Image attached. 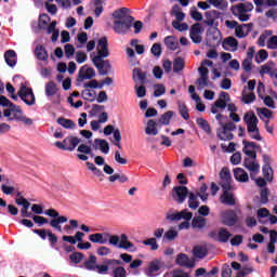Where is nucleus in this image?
Instances as JSON below:
<instances>
[{"instance_id":"31","label":"nucleus","mask_w":277,"mask_h":277,"mask_svg":"<svg viewBox=\"0 0 277 277\" xmlns=\"http://www.w3.org/2000/svg\"><path fill=\"white\" fill-rule=\"evenodd\" d=\"M243 166L249 172H255V174H259V170H261V166H259L258 162L250 160V158H245Z\"/></svg>"},{"instance_id":"25","label":"nucleus","mask_w":277,"mask_h":277,"mask_svg":"<svg viewBox=\"0 0 277 277\" xmlns=\"http://www.w3.org/2000/svg\"><path fill=\"white\" fill-rule=\"evenodd\" d=\"M35 55L40 62H47L49 60V52L42 44H38L35 49Z\"/></svg>"},{"instance_id":"55","label":"nucleus","mask_w":277,"mask_h":277,"mask_svg":"<svg viewBox=\"0 0 277 277\" xmlns=\"http://www.w3.org/2000/svg\"><path fill=\"white\" fill-rule=\"evenodd\" d=\"M113 277H127V269L124 266L117 265L111 274Z\"/></svg>"},{"instance_id":"35","label":"nucleus","mask_w":277,"mask_h":277,"mask_svg":"<svg viewBox=\"0 0 277 277\" xmlns=\"http://www.w3.org/2000/svg\"><path fill=\"white\" fill-rule=\"evenodd\" d=\"M171 118H174V111L168 110L167 113L162 114L158 120V124H162L163 127H168L170 124Z\"/></svg>"},{"instance_id":"41","label":"nucleus","mask_w":277,"mask_h":277,"mask_svg":"<svg viewBox=\"0 0 277 277\" xmlns=\"http://www.w3.org/2000/svg\"><path fill=\"white\" fill-rule=\"evenodd\" d=\"M230 237H233V234H230L228 229L221 228L219 230V241H221V243H228Z\"/></svg>"},{"instance_id":"12","label":"nucleus","mask_w":277,"mask_h":277,"mask_svg":"<svg viewBox=\"0 0 277 277\" xmlns=\"http://www.w3.org/2000/svg\"><path fill=\"white\" fill-rule=\"evenodd\" d=\"M219 176L222 189H235L233 186V175H230V169H228V167H223Z\"/></svg>"},{"instance_id":"42","label":"nucleus","mask_w":277,"mask_h":277,"mask_svg":"<svg viewBox=\"0 0 277 277\" xmlns=\"http://www.w3.org/2000/svg\"><path fill=\"white\" fill-rule=\"evenodd\" d=\"M49 23H51V17L49 16V14L43 13L39 16V29H47V27H49Z\"/></svg>"},{"instance_id":"28","label":"nucleus","mask_w":277,"mask_h":277,"mask_svg":"<svg viewBox=\"0 0 277 277\" xmlns=\"http://www.w3.org/2000/svg\"><path fill=\"white\" fill-rule=\"evenodd\" d=\"M235 8L238 14H246L247 12H252V10H254V4H252V2H240L236 4Z\"/></svg>"},{"instance_id":"27","label":"nucleus","mask_w":277,"mask_h":277,"mask_svg":"<svg viewBox=\"0 0 277 277\" xmlns=\"http://www.w3.org/2000/svg\"><path fill=\"white\" fill-rule=\"evenodd\" d=\"M4 61L11 68L16 66V52L14 50H8L4 52Z\"/></svg>"},{"instance_id":"60","label":"nucleus","mask_w":277,"mask_h":277,"mask_svg":"<svg viewBox=\"0 0 277 277\" xmlns=\"http://www.w3.org/2000/svg\"><path fill=\"white\" fill-rule=\"evenodd\" d=\"M150 53L151 55H155V57H161V43H154Z\"/></svg>"},{"instance_id":"38","label":"nucleus","mask_w":277,"mask_h":277,"mask_svg":"<svg viewBox=\"0 0 277 277\" xmlns=\"http://www.w3.org/2000/svg\"><path fill=\"white\" fill-rule=\"evenodd\" d=\"M12 118L13 120H17V122H24V124H27L28 127L34 124V119L23 116V113H13Z\"/></svg>"},{"instance_id":"24","label":"nucleus","mask_w":277,"mask_h":277,"mask_svg":"<svg viewBox=\"0 0 277 277\" xmlns=\"http://www.w3.org/2000/svg\"><path fill=\"white\" fill-rule=\"evenodd\" d=\"M234 179H236L238 183H248V181H250L248 172L241 168L234 169Z\"/></svg>"},{"instance_id":"64","label":"nucleus","mask_w":277,"mask_h":277,"mask_svg":"<svg viewBox=\"0 0 277 277\" xmlns=\"http://www.w3.org/2000/svg\"><path fill=\"white\" fill-rule=\"evenodd\" d=\"M172 277H189V273H187L183 269H174Z\"/></svg>"},{"instance_id":"37","label":"nucleus","mask_w":277,"mask_h":277,"mask_svg":"<svg viewBox=\"0 0 277 277\" xmlns=\"http://www.w3.org/2000/svg\"><path fill=\"white\" fill-rule=\"evenodd\" d=\"M262 174L267 183H274V169L272 167L263 166Z\"/></svg>"},{"instance_id":"32","label":"nucleus","mask_w":277,"mask_h":277,"mask_svg":"<svg viewBox=\"0 0 277 277\" xmlns=\"http://www.w3.org/2000/svg\"><path fill=\"white\" fill-rule=\"evenodd\" d=\"M193 254H194L195 259H205V256H207V254H209V250L202 246H195L193 248Z\"/></svg>"},{"instance_id":"52","label":"nucleus","mask_w":277,"mask_h":277,"mask_svg":"<svg viewBox=\"0 0 277 277\" xmlns=\"http://www.w3.org/2000/svg\"><path fill=\"white\" fill-rule=\"evenodd\" d=\"M83 259H85V255H83V253L81 252H72L69 255V260L71 261V263H75L76 265H79V263H81Z\"/></svg>"},{"instance_id":"44","label":"nucleus","mask_w":277,"mask_h":277,"mask_svg":"<svg viewBox=\"0 0 277 277\" xmlns=\"http://www.w3.org/2000/svg\"><path fill=\"white\" fill-rule=\"evenodd\" d=\"M207 226V219L195 216L192 221V227L193 228H205Z\"/></svg>"},{"instance_id":"5","label":"nucleus","mask_w":277,"mask_h":277,"mask_svg":"<svg viewBox=\"0 0 277 277\" xmlns=\"http://www.w3.org/2000/svg\"><path fill=\"white\" fill-rule=\"evenodd\" d=\"M219 124L221 128L216 131V137H219V140L222 142H230V140L235 137L233 131L237 129V126L233 121L227 123L220 121Z\"/></svg>"},{"instance_id":"11","label":"nucleus","mask_w":277,"mask_h":277,"mask_svg":"<svg viewBox=\"0 0 277 277\" xmlns=\"http://www.w3.org/2000/svg\"><path fill=\"white\" fill-rule=\"evenodd\" d=\"M187 196H189V188L186 186H175L172 188L171 197L177 205H183L187 200Z\"/></svg>"},{"instance_id":"22","label":"nucleus","mask_w":277,"mask_h":277,"mask_svg":"<svg viewBox=\"0 0 277 277\" xmlns=\"http://www.w3.org/2000/svg\"><path fill=\"white\" fill-rule=\"evenodd\" d=\"M237 213L233 210L226 211L223 214V224L225 226H235L238 222Z\"/></svg>"},{"instance_id":"26","label":"nucleus","mask_w":277,"mask_h":277,"mask_svg":"<svg viewBox=\"0 0 277 277\" xmlns=\"http://www.w3.org/2000/svg\"><path fill=\"white\" fill-rule=\"evenodd\" d=\"M161 269L159 265V260H154L149 263V266L145 269L146 276L154 277L156 276L157 272Z\"/></svg>"},{"instance_id":"7","label":"nucleus","mask_w":277,"mask_h":277,"mask_svg":"<svg viewBox=\"0 0 277 277\" xmlns=\"http://www.w3.org/2000/svg\"><path fill=\"white\" fill-rule=\"evenodd\" d=\"M133 21H135L133 16H127L124 19H116L113 29L116 34L124 36L133 27Z\"/></svg>"},{"instance_id":"14","label":"nucleus","mask_w":277,"mask_h":277,"mask_svg":"<svg viewBox=\"0 0 277 277\" xmlns=\"http://www.w3.org/2000/svg\"><path fill=\"white\" fill-rule=\"evenodd\" d=\"M206 19L203 21V25H207V27H213L214 29H217L220 26V12L216 10L207 11L205 13Z\"/></svg>"},{"instance_id":"1","label":"nucleus","mask_w":277,"mask_h":277,"mask_svg":"<svg viewBox=\"0 0 277 277\" xmlns=\"http://www.w3.org/2000/svg\"><path fill=\"white\" fill-rule=\"evenodd\" d=\"M89 241L92 243H101L102 246L108 241L109 246H114L115 248L128 250V252L137 251V247L129 240V236H127V234H121L119 238L118 235H111L109 233H96L89 236Z\"/></svg>"},{"instance_id":"16","label":"nucleus","mask_w":277,"mask_h":277,"mask_svg":"<svg viewBox=\"0 0 277 277\" xmlns=\"http://www.w3.org/2000/svg\"><path fill=\"white\" fill-rule=\"evenodd\" d=\"M243 149L242 153L247 155V157H250V159L256 160V151L259 148H261V145L254 143V142H249L247 140L242 141Z\"/></svg>"},{"instance_id":"34","label":"nucleus","mask_w":277,"mask_h":277,"mask_svg":"<svg viewBox=\"0 0 277 277\" xmlns=\"http://www.w3.org/2000/svg\"><path fill=\"white\" fill-rule=\"evenodd\" d=\"M185 70V60L183 57H176L173 61V72L179 75V72Z\"/></svg>"},{"instance_id":"18","label":"nucleus","mask_w":277,"mask_h":277,"mask_svg":"<svg viewBox=\"0 0 277 277\" xmlns=\"http://www.w3.org/2000/svg\"><path fill=\"white\" fill-rule=\"evenodd\" d=\"M200 77L197 79V83L199 85V90L203 88H209V85H213V83L209 82V68L205 66H200L198 68Z\"/></svg>"},{"instance_id":"19","label":"nucleus","mask_w":277,"mask_h":277,"mask_svg":"<svg viewBox=\"0 0 277 277\" xmlns=\"http://www.w3.org/2000/svg\"><path fill=\"white\" fill-rule=\"evenodd\" d=\"M234 189H223V194L220 197V202L226 205L227 207H235L237 205V199H235Z\"/></svg>"},{"instance_id":"56","label":"nucleus","mask_w":277,"mask_h":277,"mask_svg":"<svg viewBox=\"0 0 277 277\" xmlns=\"http://www.w3.org/2000/svg\"><path fill=\"white\" fill-rule=\"evenodd\" d=\"M144 246H150V250H159V245L157 243V238H149L143 241Z\"/></svg>"},{"instance_id":"9","label":"nucleus","mask_w":277,"mask_h":277,"mask_svg":"<svg viewBox=\"0 0 277 277\" xmlns=\"http://www.w3.org/2000/svg\"><path fill=\"white\" fill-rule=\"evenodd\" d=\"M17 96H19V98L24 101L26 105H36V95H34V90L31 88H27L25 84L21 85L19 90L17 91Z\"/></svg>"},{"instance_id":"36","label":"nucleus","mask_w":277,"mask_h":277,"mask_svg":"<svg viewBox=\"0 0 277 277\" xmlns=\"http://www.w3.org/2000/svg\"><path fill=\"white\" fill-rule=\"evenodd\" d=\"M57 124H61L64 129H77V123L72 119H66L64 117L57 119Z\"/></svg>"},{"instance_id":"46","label":"nucleus","mask_w":277,"mask_h":277,"mask_svg":"<svg viewBox=\"0 0 277 277\" xmlns=\"http://www.w3.org/2000/svg\"><path fill=\"white\" fill-rule=\"evenodd\" d=\"M55 94H57V84H55L53 81H49L45 84V95L55 96Z\"/></svg>"},{"instance_id":"15","label":"nucleus","mask_w":277,"mask_h":277,"mask_svg":"<svg viewBox=\"0 0 277 277\" xmlns=\"http://www.w3.org/2000/svg\"><path fill=\"white\" fill-rule=\"evenodd\" d=\"M32 233L35 235H38L40 239L43 241H47V237L50 241V246H56L57 245V235L53 234L51 229H32Z\"/></svg>"},{"instance_id":"33","label":"nucleus","mask_w":277,"mask_h":277,"mask_svg":"<svg viewBox=\"0 0 277 277\" xmlns=\"http://www.w3.org/2000/svg\"><path fill=\"white\" fill-rule=\"evenodd\" d=\"M196 123L198 124L199 129H202L207 135H211V124H209V121L207 119L199 117L196 119Z\"/></svg>"},{"instance_id":"30","label":"nucleus","mask_w":277,"mask_h":277,"mask_svg":"<svg viewBox=\"0 0 277 277\" xmlns=\"http://www.w3.org/2000/svg\"><path fill=\"white\" fill-rule=\"evenodd\" d=\"M157 122L155 120L150 119L147 122V127L145 128L146 135H159V130L157 129Z\"/></svg>"},{"instance_id":"43","label":"nucleus","mask_w":277,"mask_h":277,"mask_svg":"<svg viewBox=\"0 0 277 277\" xmlns=\"http://www.w3.org/2000/svg\"><path fill=\"white\" fill-rule=\"evenodd\" d=\"M260 75L263 77V75H269L272 79H277V69L272 70V67L268 65L261 66Z\"/></svg>"},{"instance_id":"54","label":"nucleus","mask_w":277,"mask_h":277,"mask_svg":"<svg viewBox=\"0 0 277 277\" xmlns=\"http://www.w3.org/2000/svg\"><path fill=\"white\" fill-rule=\"evenodd\" d=\"M210 5L217 8L220 10H224L228 5V3L224 0H207Z\"/></svg>"},{"instance_id":"13","label":"nucleus","mask_w":277,"mask_h":277,"mask_svg":"<svg viewBox=\"0 0 277 277\" xmlns=\"http://www.w3.org/2000/svg\"><path fill=\"white\" fill-rule=\"evenodd\" d=\"M192 217H194V213L189 212V210L187 209H184L175 213H167L166 215V220L168 222H181V220H185L186 222H192Z\"/></svg>"},{"instance_id":"58","label":"nucleus","mask_w":277,"mask_h":277,"mask_svg":"<svg viewBox=\"0 0 277 277\" xmlns=\"http://www.w3.org/2000/svg\"><path fill=\"white\" fill-rule=\"evenodd\" d=\"M154 96L156 98H159V96H162V94H166V87L163 84H155L154 85Z\"/></svg>"},{"instance_id":"10","label":"nucleus","mask_w":277,"mask_h":277,"mask_svg":"<svg viewBox=\"0 0 277 277\" xmlns=\"http://www.w3.org/2000/svg\"><path fill=\"white\" fill-rule=\"evenodd\" d=\"M104 57H109V42L107 37H102L97 41V55L93 57L92 62H101Z\"/></svg>"},{"instance_id":"17","label":"nucleus","mask_w":277,"mask_h":277,"mask_svg":"<svg viewBox=\"0 0 277 277\" xmlns=\"http://www.w3.org/2000/svg\"><path fill=\"white\" fill-rule=\"evenodd\" d=\"M94 77H96L94 68L84 65L79 69L77 81L78 83H81L82 81L94 79Z\"/></svg>"},{"instance_id":"3","label":"nucleus","mask_w":277,"mask_h":277,"mask_svg":"<svg viewBox=\"0 0 277 277\" xmlns=\"http://www.w3.org/2000/svg\"><path fill=\"white\" fill-rule=\"evenodd\" d=\"M15 203L18 207H22L21 209L22 217H31V220L35 222V224H38V226H44V224H49V219L40 215H34V213L29 212V207H31V203L27 201V198L25 197L16 198Z\"/></svg>"},{"instance_id":"50","label":"nucleus","mask_w":277,"mask_h":277,"mask_svg":"<svg viewBox=\"0 0 277 277\" xmlns=\"http://www.w3.org/2000/svg\"><path fill=\"white\" fill-rule=\"evenodd\" d=\"M179 237V232L174 229V227H171L169 230H167L163 235V239H167V241H174Z\"/></svg>"},{"instance_id":"45","label":"nucleus","mask_w":277,"mask_h":277,"mask_svg":"<svg viewBox=\"0 0 277 277\" xmlns=\"http://www.w3.org/2000/svg\"><path fill=\"white\" fill-rule=\"evenodd\" d=\"M127 12H129L128 8H121L119 10H116L113 13V17L117 18V21H124V18H127V16H131V15H127Z\"/></svg>"},{"instance_id":"48","label":"nucleus","mask_w":277,"mask_h":277,"mask_svg":"<svg viewBox=\"0 0 277 277\" xmlns=\"http://www.w3.org/2000/svg\"><path fill=\"white\" fill-rule=\"evenodd\" d=\"M230 47L234 49V51H237V48L239 47V41L235 39V37H227L223 41V47Z\"/></svg>"},{"instance_id":"8","label":"nucleus","mask_w":277,"mask_h":277,"mask_svg":"<svg viewBox=\"0 0 277 277\" xmlns=\"http://www.w3.org/2000/svg\"><path fill=\"white\" fill-rule=\"evenodd\" d=\"M117 265H122V261L117 259H105L103 264L98 265V274L104 276L111 273L113 275Z\"/></svg>"},{"instance_id":"21","label":"nucleus","mask_w":277,"mask_h":277,"mask_svg":"<svg viewBox=\"0 0 277 277\" xmlns=\"http://www.w3.org/2000/svg\"><path fill=\"white\" fill-rule=\"evenodd\" d=\"M175 263L180 265V267H196V263L189 260V255L185 253H179Z\"/></svg>"},{"instance_id":"51","label":"nucleus","mask_w":277,"mask_h":277,"mask_svg":"<svg viewBox=\"0 0 277 277\" xmlns=\"http://www.w3.org/2000/svg\"><path fill=\"white\" fill-rule=\"evenodd\" d=\"M81 94L84 101H90V103H94V101H96V91L84 90Z\"/></svg>"},{"instance_id":"63","label":"nucleus","mask_w":277,"mask_h":277,"mask_svg":"<svg viewBox=\"0 0 277 277\" xmlns=\"http://www.w3.org/2000/svg\"><path fill=\"white\" fill-rule=\"evenodd\" d=\"M267 49H277V36H273L267 41Z\"/></svg>"},{"instance_id":"47","label":"nucleus","mask_w":277,"mask_h":277,"mask_svg":"<svg viewBox=\"0 0 277 277\" xmlns=\"http://www.w3.org/2000/svg\"><path fill=\"white\" fill-rule=\"evenodd\" d=\"M177 107L180 116H182L184 120H189V109L187 108V105H185V103L179 102Z\"/></svg>"},{"instance_id":"4","label":"nucleus","mask_w":277,"mask_h":277,"mask_svg":"<svg viewBox=\"0 0 277 277\" xmlns=\"http://www.w3.org/2000/svg\"><path fill=\"white\" fill-rule=\"evenodd\" d=\"M44 215L52 217V220H48V224L54 228V230H57V233H62V224L68 222V217L60 215V212L53 208L45 210Z\"/></svg>"},{"instance_id":"29","label":"nucleus","mask_w":277,"mask_h":277,"mask_svg":"<svg viewBox=\"0 0 277 277\" xmlns=\"http://www.w3.org/2000/svg\"><path fill=\"white\" fill-rule=\"evenodd\" d=\"M164 44L169 51H176L179 49V41H176V37L174 36H167L164 38Z\"/></svg>"},{"instance_id":"2","label":"nucleus","mask_w":277,"mask_h":277,"mask_svg":"<svg viewBox=\"0 0 277 277\" xmlns=\"http://www.w3.org/2000/svg\"><path fill=\"white\" fill-rule=\"evenodd\" d=\"M243 122L247 124V132L249 133L251 140L262 142L263 136H261V130H259V118L254 111L246 113L243 115Z\"/></svg>"},{"instance_id":"6","label":"nucleus","mask_w":277,"mask_h":277,"mask_svg":"<svg viewBox=\"0 0 277 277\" xmlns=\"http://www.w3.org/2000/svg\"><path fill=\"white\" fill-rule=\"evenodd\" d=\"M80 143L81 138L75 135H69L65 137L63 142L56 141L54 143V146H56V148H58L60 150H68L69 153H72V150H75V148H77V146H79Z\"/></svg>"},{"instance_id":"57","label":"nucleus","mask_w":277,"mask_h":277,"mask_svg":"<svg viewBox=\"0 0 277 277\" xmlns=\"http://www.w3.org/2000/svg\"><path fill=\"white\" fill-rule=\"evenodd\" d=\"M78 153H82L83 155H91V157H94V154L92 153V147L85 145V144H80L77 149Z\"/></svg>"},{"instance_id":"23","label":"nucleus","mask_w":277,"mask_h":277,"mask_svg":"<svg viewBox=\"0 0 277 277\" xmlns=\"http://www.w3.org/2000/svg\"><path fill=\"white\" fill-rule=\"evenodd\" d=\"M97 263L96 255L91 254L88 260L83 262V267L87 268L89 272H96L98 274V266L101 264Z\"/></svg>"},{"instance_id":"49","label":"nucleus","mask_w":277,"mask_h":277,"mask_svg":"<svg viewBox=\"0 0 277 277\" xmlns=\"http://www.w3.org/2000/svg\"><path fill=\"white\" fill-rule=\"evenodd\" d=\"M133 77H137L141 85H144V83H146V71H142V69L140 68H134Z\"/></svg>"},{"instance_id":"53","label":"nucleus","mask_w":277,"mask_h":277,"mask_svg":"<svg viewBox=\"0 0 277 277\" xmlns=\"http://www.w3.org/2000/svg\"><path fill=\"white\" fill-rule=\"evenodd\" d=\"M260 202L262 205H267L269 202V188H262L260 192Z\"/></svg>"},{"instance_id":"39","label":"nucleus","mask_w":277,"mask_h":277,"mask_svg":"<svg viewBox=\"0 0 277 277\" xmlns=\"http://www.w3.org/2000/svg\"><path fill=\"white\" fill-rule=\"evenodd\" d=\"M188 207L196 211L200 207V202L198 201V195L194 193L188 194Z\"/></svg>"},{"instance_id":"59","label":"nucleus","mask_w":277,"mask_h":277,"mask_svg":"<svg viewBox=\"0 0 277 277\" xmlns=\"http://www.w3.org/2000/svg\"><path fill=\"white\" fill-rule=\"evenodd\" d=\"M87 168H88V170H91V172H93V174H95V176H105V174H103V171H101L98 168H96V166L92 162H87Z\"/></svg>"},{"instance_id":"61","label":"nucleus","mask_w":277,"mask_h":277,"mask_svg":"<svg viewBox=\"0 0 277 277\" xmlns=\"http://www.w3.org/2000/svg\"><path fill=\"white\" fill-rule=\"evenodd\" d=\"M203 31H205V28H202V25H200V23H196L190 27L189 34L202 35Z\"/></svg>"},{"instance_id":"20","label":"nucleus","mask_w":277,"mask_h":277,"mask_svg":"<svg viewBox=\"0 0 277 277\" xmlns=\"http://www.w3.org/2000/svg\"><path fill=\"white\" fill-rule=\"evenodd\" d=\"M95 68L100 71V75H109L111 70V63H109V60H103L93 62Z\"/></svg>"},{"instance_id":"62","label":"nucleus","mask_w":277,"mask_h":277,"mask_svg":"<svg viewBox=\"0 0 277 277\" xmlns=\"http://www.w3.org/2000/svg\"><path fill=\"white\" fill-rule=\"evenodd\" d=\"M222 277H230L233 276V268H230V265L224 264L221 272Z\"/></svg>"},{"instance_id":"40","label":"nucleus","mask_w":277,"mask_h":277,"mask_svg":"<svg viewBox=\"0 0 277 277\" xmlns=\"http://www.w3.org/2000/svg\"><path fill=\"white\" fill-rule=\"evenodd\" d=\"M95 146H100V150L107 155L109 153V143L104 138H95L94 141Z\"/></svg>"}]
</instances>
